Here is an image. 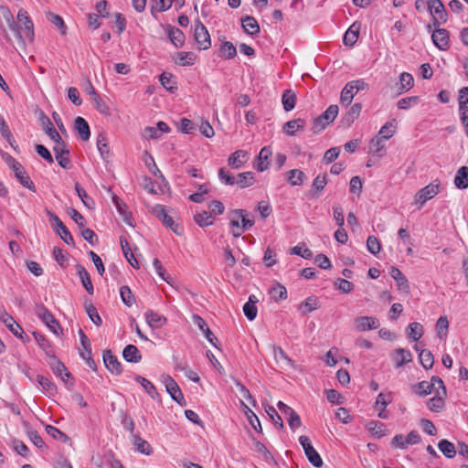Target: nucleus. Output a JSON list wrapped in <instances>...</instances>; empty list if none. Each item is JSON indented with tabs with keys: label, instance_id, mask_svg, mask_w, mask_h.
<instances>
[{
	"label": "nucleus",
	"instance_id": "37",
	"mask_svg": "<svg viewBox=\"0 0 468 468\" xmlns=\"http://www.w3.org/2000/svg\"><path fill=\"white\" fill-rule=\"evenodd\" d=\"M254 182V174L252 172H244L238 174L235 185L240 188H246L252 186Z\"/></svg>",
	"mask_w": 468,
	"mask_h": 468
},
{
	"label": "nucleus",
	"instance_id": "23",
	"mask_svg": "<svg viewBox=\"0 0 468 468\" xmlns=\"http://www.w3.org/2000/svg\"><path fill=\"white\" fill-rule=\"evenodd\" d=\"M74 127H75L76 131L78 132L81 140L88 141L90 139V126L84 118L78 116L74 121Z\"/></svg>",
	"mask_w": 468,
	"mask_h": 468
},
{
	"label": "nucleus",
	"instance_id": "55",
	"mask_svg": "<svg viewBox=\"0 0 468 468\" xmlns=\"http://www.w3.org/2000/svg\"><path fill=\"white\" fill-rule=\"evenodd\" d=\"M48 19L54 27L59 30L61 35H66L67 27L60 16L50 13L48 15Z\"/></svg>",
	"mask_w": 468,
	"mask_h": 468
},
{
	"label": "nucleus",
	"instance_id": "22",
	"mask_svg": "<svg viewBox=\"0 0 468 468\" xmlns=\"http://www.w3.org/2000/svg\"><path fill=\"white\" fill-rule=\"evenodd\" d=\"M390 276L396 281L399 290L408 292L410 289L406 276L397 267L392 266L389 271Z\"/></svg>",
	"mask_w": 468,
	"mask_h": 468
},
{
	"label": "nucleus",
	"instance_id": "59",
	"mask_svg": "<svg viewBox=\"0 0 468 468\" xmlns=\"http://www.w3.org/2000/svg\"><path fill=\"white\" fill-rule=\"evenodd\" d=\"M84 306H85V311H86L87 314L89 315L90 319L96 325H101L102 321L98 314L96 307L91 303H88V302H85Z\"/></svg>",
	"mask_w": 468,
	"mask_h": 468
},
{
	"label": "nucleus",
	"instance_id": "7",
	"mask_svg": "<svg viewBox=\"0 0 468 468\" xmlns=\"http://www.w3.org/2000/svg\"><path fill=\"white\" fill-rule=\"evenodd\" d=\"M420 442V436L416 431H411L407 436L397 434L391 440L393 448L406 449L409 445H414Z\"/></svg>",
	"mask_w": 468,
	"mask_h": 468
},
{
	"label": "nucleus",
	"instance_id": "34",
	"mask_svg": "<svg viewBox=\"0 0 468 468\" xmlns=\"http://www.w3.org/2000/svg\"><path fill=\"white\" fill-rule=\"evenodd\" d=\"M0 319L16 336L22 338L23 329L12 316L8 314H4L1 315Z\"/></svg>",
	"mask_w": 468,
	"mask_h": 468
},
{
	"label": "nucleus",
	"instance_id": "57",
	"mask_svg": "<svg viewBox=\"0 0 468 468\" xmlns=\"http://www.w3.org/2000/svg\"><path fill=\"white\" fill-rule=\"evenodd\" d=\"M0 133L1 135L9 143V144L16 149L15 147V139L13 138L12 133L6 124L5 121L3 117L0 116Z\"/></svg>",
	"mask_w": 468,
	"mask_h": 468
},
{
	"label": "nucleus",
	"instance_id": "12",
	"mask_svg": "<svg viewBox=\"0 0 468 468\" xmlns=\"http://www.w3.org/2000/svg\"><path fill=\"white\" fill-rule=\"evenodd\" d=\"M48 215L50 219L53 221L56 231L60 236L61 239L68 245H74V239L72 235L68 230L67 227L63 224V222L59 219V218L56 214L51 212H48Z\"/></svg>",
	"mask_w": 468,
	"mask_h": 468
},
{
	"label": "nucleus",
	"instance_id": "39",
	"mask_svg": "<svg viewBox=\"0 0 468 468\" xmlns=\"http://www.w3.org/2000/svg\"><path fill=\"white\" fill-rule=\"evenodd\" d=\"M37 380L40 387L42 388V389L45 391V393L48 394V396H54L57 393L56 385L48 378L42 375H38L37 377Z\"/></svg>",
	"mask_w": 468,
	"mask_h": 468
},
{
	"label": "nucleus",
	"instance_id": "3",
	"mask_svg": "<svg viewBox=\"0 0 468 468\" xmlns=\"http://www.w3.org/2000/svg\"><path fill=\"white\" fill-rule=\"evenodd\" d=\"M46 361L49 366L52 372L64 382L69 388L74 386V379L71 374L68 371L65 365L56 357L54 353H48Z\"/></svg>",
	"mask_w": 468,
	"mask_h": 468
},
{
	"label": "nucleus",
	"instance_id": "52",
	"mask_svg": "<svg viewBox=\"0 0 468 468\" xmlns=\"http://www.w3.org/2000/svg\"><path fill=\"white\" fill-rule=\"evenodd\" d=\"M75 190L85 207L88 208L94 207V200L90 196H88L87 192L80 186L79 183L75 184Z\"/></svg>",
	"mask_w": 468,
	"mask_h": 468
},
{
	"label": "nucleus",
	"instance_id": "32",
	"mask_svg": "<svg viewBox=\"0 0 468 468\" xmlns=\"http://www.w3.org/2000/svg\"><path fill=\"white\" fill-rule=\"evenodd\" d=\"M305 122L301 119L291 120L284 123L283 131L290 136H293L300 130H303L304 127Z\"/></svg>",
	"mask_w": 468,
	"mask_h": 468
},
{
	"label": "nucleus",
	"instance_id": "44",
	"mask_svg": "<svg viewBox=\"0 0 468 468\" xmlns=\"http://www.w3.org/2000/svg\"><path fill=\"white\" fill-rule=\"evenodd\" d=\"M194 220L201 228L208 227L214 224V218H212L211 213L207 211L197 213L194 216Z\"/></svg>",
	"mask_w": 468,
	"mask_h": 468
},
{
	"label": "nucleus",
	"instance_id": "49",
	"mask_svg": "<svg viewBox=\"0 0 468 468\" xmlns=\"http://www.w3.org/2000/svg\"><path fill=\"white\" fill-rule=\"evenodd\" d=\"M305 175L302 170L292 169L288 172V182L292 186H301L303 184Z\"/></svg>",
	"mask_w": 468,
	"mask_h": 468
},
{
	"label": "nucleus",
	"instance_id": "17",
	"mask_svg": "<svg viewBox=\"0 0 468 468\" xmlns=\"http://www.w3.org/2000/svg\"><path fill=\"white\" fill-rule=\"evenodd\" d=\"M355 326L359 331L377 329L379 321L372 316H360L355 319Z\"/></svg>",
	"mask_w": 468,
	"mask_h": 468
},
{
	"label": "nucleus",
	"instance_id": "8",
	"mask_svg": "<svg viewBox=\"0 0 468 468\" xmlns=\"http://www.w3.org/2000/svg\"><path fill=\"white\" fill-rule=\"evenodd\" d=\"M161 381L171 398L177 403L182 404V401L185 400L184 395L174 378L169 375L164 374L161 376Z\"/></svg>",
	"mask_w": 468,
	"mask_h": 468
},
{
	"label": "nucleus",
	"instance_id": "61",
	"mask_svg": "<svg viewBox=\"0 0 468 468\" xmlns=\"http://www.w3.org/2000/svg\"><path fill=\"white\" fill-rule=\"evenodd\" d=\"M120 294H121V298L123 302V303L126 305V306H132L134 302H135V298L131 291V289L124 285V286H122L120 288Z\"/></svg>",
	"mask_w": 468,
	"mask_h": 468
},
{
	"label": "nucleus",
	"instance_id": "21",
	"mask_svg": "<svg viewBox=\"0 0 468 468\" xmlns=\"http://www.w3.org/2000/svg\"><path fill=\"white\" fill-rule=\"evenodd\" d=\"M76 269H77L78 275L80 279V282H81L83 287L85 288L86 292L90 295L93 294L94 288H93V285H92V282L90 280V276L89 272L87 271V270L85 269V267L80 264H78L76 266Z\"/></svg>",
	"mask_w": 468,
	"mask_h": 468
},
{
	"label": "nucleus",
	"instance_id": "28",
	"mask_svg": "<svg viewBox=\"0 0 468 468\" xmlns=\"http://www.w3.org/2000/svg\"><path fill=\"white\" fill-rule=\"evenodd\" d=\"M338 114V106L335 104L330 105L320 116L319 121H324L320 128H325L332 122Z\"/></svg>",
	"mask_w": 468,
	"mask_h": 468
},
{
	"label": "nucleus",
	"instance_id": "29",
	"mask_svg": "<svg viewBox=\"0 0 468 468\" xmlns=\"http://www.w3.org/2000/svg\"><path fill=\"white\" fill-rule=\"evenodd\" d=\"M133 444L134 445L135 450L140 453L150 455L153 452V448L149 442L137 434L133 435Z\"/></svg>",
	"mask_w": 468,
	"mask_h": 468
},
{
	"label": "nucleus",
	"instance_id": "24",
	"mask_svg": "<svg viewBox=\"0 0 468 468\" xmlns=\"http://www.w3.org/2000/svg\"><path fill=\"white\" fill-rule=\"evenodd\" d=\"M274 359L278 367L282 369H297L298 366L295 365L294 361L287 356V353H273Z\"/></svg>",
	"mask_w": 468,
	"mask_h": 468
},
{
	"label": "nucleus",
	"instance_id": "6",
	"mask_svg": "<svg viewBox=\"0 0 468 468\" xmlns=\"http://www.w3.org/2000/svg\"><path fill=\"white\" fill-rule=\"evenodd\" d=\"M427 7L433 17V26L439 27L440 22L447 21V11L441 0H428Z\"/></svg>",
	"mask_w": 468,
	"mask_h": 468
},
{
	"label": "nucleus",
	"instance_id": "15",
	"mask_svg": "<svg viewBox=\"0 0 468 468\" xmlns=\"http://www.w3.org/2000/svg\"><path fill=\"white\" fill-rule=\"evenodd\" d=\"M0 12H1V16L4 18V20L5 21L7 27L15 33L16 38L19 41L24 42L22 32H21L20 28L18 27V26L16 25V23L14 19V16L11 13V11L9 10V8L2 5V6H0Z\"/></svg>",
	"mask_w": 468,
	"mask_h": 468
},
{
	"label": "nucleus",
	"instance_id": "9",
	"mask_svg": "<svg viewBox=\"0 0 468 468\" xmlns=\"http://www.w3.org/2000/svg\"><path fill=\"white\" fill-rule=\"evenodd\" d=\"M152 213L162 221V223L166 227L169 228L173 232H175L177 235H180V231L178 230V225L175 223L172 217L169 216L166 212V209L165 206L163 205H155L152 208Z\"/></svg>",
	"mask_w": 468,
	"mask_h": 468
},
{
	"label": "nucleus",
	"instance_id": "33",
	"mask_svg": "<svg viewBox=\"0 0 468 468\" xmlns=\"http://www.w3.org/2000/svg\"><path fill=\"white\" fill-rule=\"evenodd\" d=\"M359 25L354 23L345 33L343 41L346 46L352 47L358 39L359 35Z\"/></svg>",
	"mask_w": 468,
	"mask_h": 468
},
{
	"label": "nucleus",
	"instance_id": "19",
	"mask_svg": "<svg viewBox=\"0 0 468 468\" xmlns=\"http://www.w3.org/2000/svg\"><path fill=\"white\" fill-rule=\"evenodd\" d=\"M102 359L107 369L115 375H120L122 371V365L113 353H102Z\"/></svg>",
	"mask_w": 468,
	"mask_h": 468
},
{
	"label": "nucleus",
	"instance_id": "14",
	"mask_svg": "<svg viewBox=\"0 0 468 468\" xmlns=\"http://www.w3.org/2000/svg\"><path fill=\"white\" fill-rule=\"evenodd\" d=\"M433 44L440 50H447L450 47V36L445 28H437L431 34Z\"/></svg>",
	"mask_w": 468,
	"mask_h": 468
},
{
	"label": "nucleus",
	"instance_id": "47",
	"mask_svg": "<svg viewBox=\"0 0 468 468\" xmlns=\"http://www.w3.org/2000/svg\"><path fill=\"white\" fill-rule=\"evenodd\" d=\"M385 141H386V139H384L383 137H380L378 135L375 136L370 141V145H369L370 151L374 154H377L378 156H382L383 151L385 148Z\"/></svg>",
	"mask_w": 468,
	"mask_h": 468
},
{
	"label": "nucleus",
	"instance_id": "58",
	"mask_svg": "<svg viewBox=\"0 0 468 468\" xmlns=\"http://www.w3.org/2000/svg\"><path fill=\"white\" fill-rule=\"evenodd\" d=\"M196 57L190 52H178L176 54V63L181 66H191L195 63Z\"/></svg>",
	"mask_w": 468,
	"mask_h": 468
},
{
	"label": "nucleus",
	"instance_id": "43",
	"mask_svg": "<svg viewBox=\"0 0 468 468\" xmlns=\"http://www.w3.org/2000/svg\"><path fill=\"white\" fill-rule=\"evenodd\" d=\"M361 110L362 105L360 103L353 104L343 118V122L348 126L351 125V123H353L354 121L358 118Z\"/></svg>",
	"mask_w": 468,
	"mask_h": 468
},
{
	"label": "nucleus",
	"instance_id": "64",
	"mask_svg": "<svg viewBox=\"0 0 468 468\" xmlns=\"http://www.w3.org/2000/svg\"><path fill=\"white\" fill-rule=\"evenodd\" d=\"M399 83L402 90H409L414 85V79L411 74L403 72L399 76Z\"/></svg>",
	"mask_w": 468,
	"mask_h": 468
},
{
	"label": "nucleus",
	"instance_id": "1",
	"mask_svg": "<svg viewBox=\"0 0 468 468\" xmlns=\"http://www.w3.org/2000/svg\"><path fill=\"white\" fill-rule=\"evenodd\" d=\"M229 225L233 236L239 238L254 225V219L249 218V213L245 209H233L229 213Z\"/></svg>",
	"mask_w": 468,
	"mask_h": 468
},
{
	"label": "nucleus",
	"instance_id": "2",
	"mask_svg": "<svg viewBox=\"0 0 468 468\" xmlns=\"http://www.w3.org/2000/svg\"><path fill=\"white\" fill-rule=\"evenodd\" d=\"M5 160L8 166L13 170L14 175L19 183L32 192H36V186L24 166L8 154H5Z\"/></svg>",
	"mask_w": 468,
	"mask_h": 468
},
{
	"label": "nucleus",
	"instance_id": "41",
	"mask_svg": "<svg viewBox=\"0 0 468 468\" xmlns=\"http://www.w3.org/2000/svg\"><path fill=\"white\" fill-rule=\"evenodd\" d=\"M282 101L283 109L286 112L292 111L295 107V102H296L295 93L292 90H284L282 97Z\"/></svg>",
	"mask_w": 468,
	"mask_h": 468
},
{
	"label": "nucleus",
	"instance_id": "60",
	"mask_svg": "<svg viewBox=\"0 0 468 468\" xmlns=\"http://www.w3.org/2000/svg\"><path fill=\"white\" fill-rule=\"evenodd\" d=\"M36 314L46 324V323H53L54 324V316L53 314L43 305L39 304L36 306Z\"/></svg>",
	"mask_w": 468,
	"mask_h": 468
},
{
	"label": "nucleus",
	"instance_id": "40",
	"mask_svg": "<svg viewBox=\"0 0 468 468\" xmlns=\"http://www.w3.org/2000/svg\"><path fill=\"white\" fill-rule=\"evenodd\" d=\"M145 318H146L148 324L151 327H156V328L161 327L163 324H165V323L166 321V319L163 315H161L154 311L146 312Z\"/></svg>",
	"mask_w": 468,
	"mask_h": 468
},
{
	"label": "nucleus",
	"instance_id": "26",
	"mask_svg": "<svg viewBox=\"0 0 468 468\" xmlns=\"http://www.w3.org/2000/svg\"><path fill=\"white\" fill-rule=\"evenodd\" d=\"M271 154V150L270 147H263L257 157V164L255 165L256 169L260 172H263L269 167V157Z\"/></svg>",
	"mask_w": 468,
	"mask_h": 468
},
{
	"label": "nucleus",
	"instance_id": "18",
	"mask_svg": "<svg viewBox=\"0 0 468 468\" xmlns=\"http://www.w3.org/2000/svg\"><path fill=\"white\" fill-rule=\"evenodd\" d=\"M40 123L44 132L52 141H54L55 143H59L62 140L58 131L54 128L53 123L51 122L49 118L44 113L41 114Z\"/></svg>",
	"mask_w": 468,
	"mask_h": 468
},
{
	"label": "nucleus",
	"instance_id": "11",
	"mask_svg": "<svg viewBox=\"0 0 468 468\" xmlns=\"http://www.w3.org/2000/svg\"><path fill=\"white\" fill-rule=\"evenodd\" d=\"M459 112L468 137V87H463L459 90Z\"/></svg>",
	"mask_w": 468,
	"mask_h": 468
},
{
	"label": "nucleus",
	"instance_id": "51",
	"mask_svg": "<svg viewBox=\"0 0 468 468\" xmlns=\"http://www.w3.org/2000/svg\"><path fill=\"white\" fill-rule=\"evenodd\" d=\"M270 294L271 299H273L275 302L285 300L288 296L287 289L281 283H277L275 286H273L270 290Z\"/></svg>",
	"mask_w": 468,
	"mask_h": 468
},
{
	"label": "nucleus",
	"instance_id": "54",
	"mask_svg": "<svg viewBox=\"0 0 468 468\" xmlns=\"http://www.w3.org/2000/svg\"><path fill=\"white\" fill-rule=\"evenodd\" d=\"M308 461L316 468H320L323 465V460L317 451L312 447H307V452H304Z\"/></svg>",
	"mask_w": 468,
	"mask_h": 468
},
{
	"label": "nucleus",
	"instance_id": "38",
	"mask_svg": "<svg viewBox=\"0 0 468 468\" xmlns=\"http://www.w3.org/2000/svg\"><path fill=\"white\" fill-rule=\"evenodd\" d=\"M318 299L314 296H310L302 302L299 305V311L303 314H307L319 307Z\"/></svg>",
	"mask_w": 468,
	"mask_h": 468
},
{
	"label": "nucleus",
	"instance_id": "45",
	"mask_svg": "<svg viewBox=\"0 0 468 468\" xmlns=\"http://www.w3.org/2000/svg\"><path fill=\"white\" fill-rule=\"evenodd\" d=\"M368 431L376 437L381 438L387 434L386 425L378 420H371L367 424Z\"/></svg>",
	"mask_w": 468,
	"mask_h": 468
},
{
	"label": "nucleus",
	"instance_id": "20",
	"mask_svg": "<svg viewBox=\"0 0 468 468\" xmlns=\"http://www.w3.org/2000/svg\"><path fill=\"white\" fill-rule=\"evenodd\" d=\"M112 201L122 220L129 226H133L132 213L128 210L127 205L117 196L112 197Z\"/></svg>",
	"mask_w": 468,
	"mask_h": 468
},
{
	"label": "nucleus",
	"instance_id": "30",
	"mask_svg": "<svg viewBox=\"0 0 468 468\" xmlns=\"http://www.w3.org/2000/svg\"><path fill=\"white\" fill-rule=\"evenodd\" d=\"M257 303H258L257 297L255 295L251 294L249 297V301L243 306L244 314L250 321L254 320L255 317L257 316V312H258L257 307H256Z\"/></svg>",
	"mask_w": 468,
	"mask_h": 468
},
{
	"label": "nucleus",
	"instance_id": "62",
	"mask_svg": "<svg viewBox=\"0 0 468 468\" xmlns=\"http://www.w3.org/2000/svg\"><path fill=\"white\" fill-rule=\"evenodd\" d=\"M396 132L394 121L386 122L378 132V136L388 140L393 136Z\"/></svg>",
	"mask_w": 468,
	"mask_h": 468
},
{
	"label": "nucleus",
	"instance_id": "63",
	"mask_svg": "<svg viewBox=\"0 0 468 468\" xmlns=\"http://www.w3.org/2000/svg\"><path fill=\"white\" fill-rule=\"evenodd\" d=\"M46 431L49 436L60 441L66 442L69 440L64 432L52 425H47Z\"/></svg>",
	"mask_w": 468,
	"mask_h": 468
},
{
	"label": "nucleus",
	"instance_id": "25",
	"mask_svg": "<svg viewBox=\"0 0 468 468\" xmlns=\"http://www.w3.org/2000/svg\"><path fill=\"white\" fill-rule=\"evenodd\" d=\"M134 379L136 382H138L143 388L147 392V394L154 400H160V395L157 392L155 387L152 382H150L148 379H146L144 377H141L139 375L135 376Z\"/></svg>",
	"mask_w": 468,
	"mask_h": 468
},
{
	"label": "nucleus",
	"instance_id": "56",
	"mask_svg": "<svg viewBox=\"0 0 468 468\" xmlns=\"http://www.w3.org/2000/svg\"><path fill=\"white\" fill-rule=\"evenodd\" d=\"M236 55L237 49L235 46L229 41H225L221 46L220 56L226 59H230Z\"/></svg>",
	"mask_w": 468,
	"mask_h": 468
},
{
	"label": "nucleus",
	"instance_id": "48",
	"mask_svg": "<svg viewBox=\"0 0 468 468\" xmlns=\"http://www.w3.org/2000/svg\"><path fill=\"white\" fill-rule=\"evenodd\" d=\"M287 420V422L292 431L301 427L302 421L299 414L293 409H290L288 413L283 414Z\"/></svg>",
	"mask_w": 468,
	"mask_h": 468
},
{
	"label": "nucleus",
	"instance_id": "46",
	"mask_svg": "<svg viewBox=\"0 0 468 468\" xmlns=\"http://www.w3.org/2000/svg\"><path fill=\"white\" fill-rule=\"evenodd\" d=\"M351 84L350 81L346 83L341 91L340 101L342 104L349 105L356 94Z\"/></svg>",
	"mask_w": 468,
	"mask_h": 468
},
{
	"label": "nucleus",
	"instance_id": "5",
	"mask_svg": "<svg viewBox=\"0 0 468 468\" xmlns=\"http://www.w3.org/2000/svg\"><path fill=\"white\" fill-rule=\"evenodd\" d=\"M194 37L200 49H208L211 46L210 36L202 22L197 19L194 23Z\"/></svg>",
	"mask_w": 468,
	"mask_h": 468
},
{
	"label": "nucleus",
	"instance_id": "35",
	"mask_svg": "<svg viewBox=\"0 0 468 468\" xmlns=\"http://www.w3.org/2000/svg\"><path fill=\"white\" fill-rule=\"evenodd\" d=\"M97 148L100 152L101 158L108 162L110 158V148L105 133H100L97 137Z\"/></svg>",
	"mask_w": 468,
	"mask_h": 468
},
{
	"label": "nucleus",
	"instance_id": "53",
	"mask_svg": "<svg viewBox=\"0 0 468 468\" xmlns=\"http://www.w3.org/2000/svg\"><path fill=\"white\" fill-rule=\"evenodd\" d=\"M241 404L244 407L245 414L247 415V418L250 425L253 427L255 431L261 432V425L257 415L243 402H241Z\"/></svg>",
	"mask_w": 468,
	"mask_h": 468
},
{
	"label": "nucleus",
	"instance_id": "50",
	"mask_svg": "<svg viewBox=\"0 0 468 468\" xmlns=\"http://www.w3.org/2000/svg\"><path fill=\"white\" fill-rule=\"evenodd\" d=\"M422 333H423V326L418 322H413V323L410 324L407 328V335L413 341L419 340L421 337Z\"/></svg>",
	"mask_w": 468,
	"mask_h": 468
},
{
	"label": "nucleus",
	"instance_id": "16",
	"mask_svg": "<svg viewBox=\"0 0 468 468\" xmlns=\"http://www.w3.org/2000/svg\"><path fill=\"white\" fill-rule=\"evenodd\" d=\"M249 160V154L244 150H237L228 159V165L233 169H239Z\"/></svg>",
	"mask_w": 468,
	"mask_h": 468
},
{
	"label": "nucleus",
	"instance_id": "36",
	"mask_svg": "<svg viewBox=\"0 0 468 468\" xmlns=\"http://www.w3.org/2000/svg\"><path fill=\"white\" fill-rule=\"evenodd\" d=\"M167 33L171 42L176 47L180 48L185 43V35L182 30L174 27H168Z\"/></svg>",
	"mask_w": 468,
	"mask_h": 468
},
{
	"label": "nucleus",
	"instance_id": "31",
	"mask_svg": "<svg viewBox=\"0 0 468 468\" xmlns=\"http://www.w3.org/2000/svg\"><path fill=\"white\" fill-rule=\"evenodd\" d=\"M454 185L459 189L468 187V166H462L457 170L454 177Z\"/></svg>",
	"mask_w": 468,
	"mask_h": 468
},
{
	"label": "nucleus",
	"instance_id": "42",
	"mask_svg": "<svg viewBox=\"0 0 468 468\" xmlns=\"http://www.w3.org/2000/svg\"><path fill=\"white\" fill-rule=\"evenodd\" d=\"M438 448L447 458H453L456 454V449L454 444L449 441L448 440H441L438 443Z\"/></svg>",
	"mask_w": 468,
	"mask_h": 468
},
{
	"label": "nucleus",
	"instance_id": "4",
	"mask_svg": "<svg viewBox=\"0 0 468 468\" xmlns=\"http://www.w3.org/2000/svg\"><path fill=\"white\" fill-rule=\"evenodd\" d=\"M441 188L440 180L436 179L431 184L427 185L423 188L418 191L415 196V202L423 206L428 200L433 198L438 195Z\"/></svg>",
	"mask_w": 468,
	"mask_h": 468
},
{
	"label": "nucleus",
	"instance_id": "27",
	"mask_svg": "<svg viewBox=\"0 0 468 468\" xmlns=\"http://www.w3.org/2000/svg\"><path fill=\"white\" fill-rule=\"evenodd\" d=\"M241 25L245 33L249 35H256L260 32V26L257 20L250 16H246L241 19Z\"/></svg>",
	"mask_w": 468,
	"mask_h": 468
},
{
	"label": "nucleus",
	"instance_id": "13",
	"mask_svg": "<svg viewBox=\"0 0 468 468\" xmlns=\"http://www.w3.org/2000/svg\"><path fill=\"white\" fill-rule=\"evenodd\" d=\"M17 21L20 24L21 30L24 31L26 37L33 41L34 39V25L26 10L20 9L17 13Z\"/></svg>",
	"mask_w": 468,
	"mask_h": 468
},
{
	"label": "nucleus",
	"instance_id": "10",
	"mask_svg": "<svg viewBox=\"0 0 468 468\" xmlns=\"http://www.w3.org/2000/svg\"><path fill=\"white\" fill-rule=\"evenodd\" d=\"M53 151L58 165L64 169H70L71 161L69 158V151L67 149L65 142L61 140L59 143H56Z\"/></svg>",
	"mask_w": 468,
	"mask_h": 468
}]
</instances>
